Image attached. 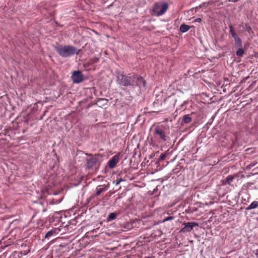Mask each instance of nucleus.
I'll use <instances>...</instances> for the list:
<instances>
[{
	"mask_svg": "<svg viewBox=\"0 0 258 258\" xmlns=\"http://www.w3.org/2000/svg\"><path fill=\"white\" fill-rule=\"evenodd\" d=\"M117 83L121 86H131L133 88L138 86L145 87L146 82L142 77L138 75L118 73L116 76Z\"/></svg>",
	"mask_w": 258,
	"mask_h": 258,
	"instance_id": "f257e3e1",
	"label": "nucleus"
},
{
	"mask_svg": "<svg viewBox=\"0 0 258 258\" xmlns=\"http://www.w3.org/2000/svg\"><path fill=\"white\" fill-rule=\"evenodd\" d=\"M153 138L159 143H164L169 139L166 128L163 125L152 127Z\"/></svg>",
	"mask_w": 258,
	"mask_h": 258,
	"instance_id": "f03ea898",
	"label": "nucleus"
},
{
	"mask_svg": "<svg viewBox=\"0 0 258 258\" xmlns=\"http://www.w3.org/2000/svg\"><path fill=\"white\" fill-rule=\"evenodd\" d=\"M54 49L62 57H68L76 54H79L81 49H78L72 45H59L55 46Z\"/></svg>",
	"mask_w": 258,
	"mask_h": 258,
	"instance_id": "7ed1b4c3",
	"label": "nucleus"
},
{
	"mask_svg": "<svg viewBox=\"0 0 258 258\" xmlns=\"http://www.w3.org/2000/svg\"><path fill=\"white\" fill-rule=\"evenodd\" d=\"M168 6L166 3L163 4L156 3L155 4L153 10L154 14L157 16H160L163 15L168 10Z\"/></svg>",
	"mask_w": 258,
	"mask_h": 258,
	"instance_id": "20e7f679",
	"label": "nucleus"
},
{
	"mask_svg": "<svg viewBox=\"0 0 258 258\" xmlns=\"http://www.w3.org/2000/svg\"><path fill=\"white\" fill-rule=\"evenodd\" d=\"M72 80L74 83H80L83 81V76L80 71H74L71 76Z\"/></svg>",
	"mask_w": 258,
	"mask_h": 258,
	"instance_id": "39448f33",
	"label": "nucleus"
},
{
	"mask_svg": "<svg viewBox=\"0 0 258 258\" xmlns=\"http://www.w3.org/2000/svg\"><path fill=\"white\" fill-rule=\"evenodd\" d=\"M99 162V160L97 155H95L94 156H91L90 158L88 159L86 161V168L91 169L95 165H97Z\"/></svg>",
	"mask_w": 258,
	"mask_h": 258,
	"instance_id": "423d86ee",
	"label": "nucleus"
},
{
	"mask_svg": "<svg viewBox=\"0 0 258 258\" xmlns=\"http://www.w3.org/2000/svg\"><path fill=\"white\" fill-rule=\"evenodd\" d=\"M183 224L184 226L181 230L183 232H190L192 230L194 226H198L199 225L198 223L196 222H187Z\"/></svg>",
	"mask_w": 258,
	"mask_h": 258,
	"instance_id": "0eeeda50",
	"label": "nucleus"
},
{
	"mask_svg": "<svg viewBox=\"0 0 258 258\" xmlns=\"http://www.w3.org/2000/svg\"><path fill=\"white\" fill-rule=\"evenodd\" d=\"M119 157L117 155H114L110 160L108 162V167L112 169L114 168L118 162Z\"/></svg>",
	"mask_w": 258,
	"mask_h": 258,
	"instance_id": "6e6552de",
	"label": "nucleus"
},
{
	"mask_svg": "<svg viewBox=\"0 0 258 258\" xmlns=\"http://www.w3.org/2000/svg\"><path fill=\"white\" fill-rule=\"evenodd\" d=\"M108 189V187L104 185H99L96 188V196L100 195L102 192L105 191Z\"/></svg>",
	"mask_w": 258,
	"mask_h": 258,
	"instance_id": "1a4fd4ad",
	"label": "nucleus"
},
{
	"mask_svg": "<svg viewBox=\"0 0 258 258\" xmlns=\"http://www.w3.org/2000/svg\"><path fill=\"white\" fill-rule=\"evenodd\" d=\"M258 207V201H254L252 202L246 208V211L255 209Z\"/></svg>",
	"mask_w": 258,
	"mask_h": 258,
	"instance_id": "9d476101",
	"label": "nucleus"
},
{
	"mask_svg": "<svg viewBox=\"0 0 258 258\" xmlns=\"http://www.w3.org/2000/svg\"><path fill=\"white\" fill-rule=\"evenodd\" d=\"M117 214L116 213H110L107 218V222L111 221L116 219Z\"/></svg>",
	"mask_w": 258,
	"mask_h": 258,
	"instance_id": "9b49d317",
	"label": "nucleus"
},
{
	"mask_svg": "<svg viewBox=\"0 0 258 258\" xmlns=\"http://www.w3.org/2000/svg\"><path fill=\"white\" fill-rule=\"evenodd\" d=\"M229 31L232 36V37L234 38V39H236V38H238V36L237 35L236 32L234 31L233 27L231 24L229 25Z\"/></svg>",
	"mask_w": 258,
	"mask_h": 258,
	"instance_id": "f8f14e48",
	"label": "nucleus"
},
{
	"mask_svg": "<svg viewBox=\"0 0 258 258\" xmlns=\"http://www.w3.org/2000/svg\"><path fill=\"white\" fill-rule=\"evenodd\" d=\"M190 29V26L184 24L181 25L180 26V31L182 33L186 32Z\"/></svg>",
	"mask_w": 258,
	"mask_h": 258,
	"instance_id": "ddd939ff",
	"label": "nucleus"
},
{
	"mask_svg": "<svg viewBox=\"0 0 258 258\" xmlns=\"http://www.w3.org/2000/svg\"><path fill=\"white\" fill-rule=\"evenodd\" d=\"M57 230L56 229H51L50 231H48L45 235V238L47 239H49V237L53 235L54 234L56 233Z\"/></svg>",
	"mask_w": 258,
	"mask_h": 258,
	"instance_id": "4468645a",
	"label": "nucleus"
},
{
	"mask_svg": "<svg viewBox=\"0 0 258 258\" xmlns=\"http://www.w3.org/2000/svg\"><path fill=\"white\" fill-rule=\"evenodd\" d=\"M234 43L235 47H241L242 46L241 39L239 38H236L234 39Z\"/></svg>",
	"mask_w": 258,
	"mask_h": 258,
	"instance_id": "2eb2a0df",
	"label": "nucleus"
},
{
	"mask_svg": "<svg viewBox=\"0 0 258 258\" xmlns=\"http://www.w3.org/2000/svg\"><path fill=\"white\" fill-rule=\"evenodd\" d=\"M234 178V175H229L225 178V182H227V185H230Z\"/></svg>",
	"mask_w": 258,
	"mask_h": 258,
	"instance_id": "dca6fc26",
	"label": "nucleus"
},
{
	"mask_svg": "<svg viewBox=\"0 0 258 258\" xmlns=\"http://www.w3.org/2000/svg\"><path fill=\"white\" fill-rule=\"evenodd\" d=\"M238 49L236 52V55L239 57H241L244 53V49L241 47H237Z\"/></svg>",
	"mask_w": 258,
	"mask_h": 258,
	"instance_id": "f3484780",
	"label": "nucleus"
},
{
	"mask_svg": "<svg viewBox=\"0 0 258 258\" xmlns=\"http://www.w3.org/2000/svg\"><path fill=\"white\" fill-rule=\"evenodd\" d=\"M182 117L185 123H189L191 121L192 119L188 115H185Z\"/></svg>",
	"mask_w": 258,
	"mask_h": 258,
	"instance_id": "a211bd4d",
	"label": "nucleus"
},
{
	"mask_svg": "<svg viewBox=\"0 0 258 258\" xmlns=\"http://www.w3.org/2000/svg\"><path fill=\"white\" fill-rule=\"evenodd\" d=\"M174 219V217L173 216H169L166 218H165L163 222H165V221H170V220H173Z\"/></svg>",
	"mask_w": 258,
	"mask_h": 258,
	"instance_id": "6ab92c4d",
	"label": "nucleus"
},
{
	"mask_svg": "<svg viewBox=\"0 0 258 258\" xmlns=\"http://www.w3.org/2000/svg\"><path fill=\"white\" fill-rule=\"evenodd\" d=\"M166 157V155L165 154H162L160 156V159L161 161L165 160Z\"/></svg>",
	"mask_w": 258,
	"mask_h": 258,
	"instance_id": "aec40b11",
	"label": "nucleus"
},
{
	"mask_svg": "<svg viewBox=\"0 0 258 258\" xmlns=\"http://www.w3.org/2000/svg\"><path fill=\"white\" fill-rule=\"evenodd\" d=\"M124 180L122 178H120L118 179H117L116 181L115 184L118 185L120 182L124 181Z\"/></svg>",
	"mask_w": 258,
	"mask_h": 258,
	"instance_id": "412c9836",
	"label": "nucleus"
},
{
	"mask_svg": "<svg viewBox=\"0 0 258 258\" xmlns=\"http://www.w3.org/2000/svg\"><path fill=\"white\" fill-rule=\"evenodd\" d=\"M221 183L222 185H227V182H225V178L221 180Z\"/></svg>",
	"mask_w": 258,
	"mask_h": 258,
	"instance_id": "4be33fe9",
	"label": "nucleus"
},
{
	"mask_svg": "<svg viewBox=\"0 0 258 258\" xmlns=\"http://www.w3.org/2000/svg\"><path fill=\"white\" fill-rule=\"evenodd\" d=\"M206 3H203L202 4L200 5L199 7H197L196 8L197 9H198V8H202L203 7H204L205 5H206Z\"/></svg>",
	"mask_w": 258,
	"mask_h": 258,
	"instance_id": "5701e85b",
	"label": "nucleus"
},
{
	"mask_svg": "<svg viewBox=\"0 0 258 258\" xmlns=\"http://www.w3.org/2000/svg\"><path fill=\"white\" fill-rule=\"evenodd\" d=\"M201 21H202V19L200 18H197L195 20V21L198 22H201Z\"/></svg>",
	"mask_w": 258,
	"mask_h": 258,
	"instance_id": "b1692460",
	"label": "nucleus"
},
{
	"mask_svg": "<svg viewBox=\"0 0 258 258\" xmlns=\"http://www.w3.org/2000/svg\"><path fill=\"white\" fill-rule=\"evenodd\" d=\"M98 60V58H96L95 59V62H97Z\"/></svg>",
	"mask_w": 258,
	"mask_h": 258,
	"instance_id": "393cba45",
	"label": "nucleus"
},
{
	"mask_svg": "<svg viewBox=\"0 0 258 258\" xmlns=\"http://www.w3.org/2000/svg\"><path fill=\"white\" fill-rule=\"evenodd\" d=\"M145 258H153V257H150V256H147V257H146Z\"/></svg>",
	"mask_w": 258,
	"mask_h": 258,
	"instance_id": "a878e982",
	"label": "nucleus"
}]
</instances>
